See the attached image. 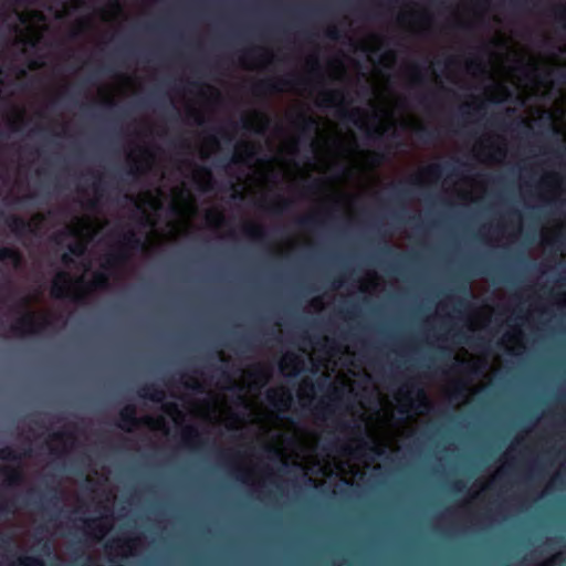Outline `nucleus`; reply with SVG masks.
<instances>
[{
	"label": "nucleus",
	"mask_w": 566,
	"mask_h": 566,
	"mask_svg": "<svg viewBox=\"0 0 566 566\" xmlns=\"http://www.w3.org/2000/svg\"><path fill=\"white\" fill-rule=\"evenodd\" d=\"M67 233L74 242L70 245V254L64 255V263L69 271L73 270V256L80 259V268L75 273L61 272L56 275L52 293L56 297L80 298L91 290L104 286L107 281L108 269L103 265L101 272L91 273L92 264L85 263L83 255L87 243L97 235L96 223L88 219H77L67 228Z\"/></svg>",
	"instance_id": "1"
},
{
	"label": "nucleus",
	"mask_w": 566,
	"mask_h": 566,
	"mask_svg": "<svg viewBox=\"0 0 566 566\" xmlns=\"http://www.w3.org/2000/svg\"><path fill=\"white\" fill-rule=\"evenodd\" d=\"M169 206L171 210H174L176 213H187L192 212L193 206L189 198V195L187 197L184 196V192H180L178 196H174L171 201L169 202Z\"/></svg>",
	"instance_id": "2"
},
{
	"label": "nucleus",
	"mask_w": 566,
	"mask_h": 566,
	"mask_svg": "<svg viewBox=\"0 0 566 566\" xmlns=\"http://www.w3.org/2000/svg\"><path fill=\"white\" fill-rule=\"evenodd\" d=\"M144 205L148 206L149 209L156 211V210L163 209L165 206V202L163 201V199L160 198L159 195H156V196H150Z\"/></svg>",
	"instance_id": "3"
},
{
	"label": "nucleus",
	"mask_w": 566,
	"mask_h": 566,
	"mask_svg": "<svg viewBox=\"0 0 566 566\" xmlns=\"http://www.w3.org/2000/svg\"><path fill=\"white\" fill-rule=\"evenodd\" d=\"M300 465H302L304 469L311 470L313 472H321V471L323 473H327V471L332 472V469H327V468H322V467H319L318 469L307 468V464H303V463H300Z\"/></svg>",
	"instance_id": "4"
},
{
	"label": "nucleus",
	"mask_w": 566,
	"mask_h": 566,
	"mask_svg": "<svg viewBox=\"0 0 566 566\" xmlns=\"http://www.w3.org/2000/svg\"><path fill=\"white\" fill-rule=\"evenodd\" d=\"M171 419L175 423H179V416L178 415H171Z\"/></svg>",
	"instance_id": "5"
},
{
	"label": "nucleus",
	"mask_w": 566,
	"mask_h": 566,
	"mask_svg": "<svg viewBox=\"0 0 566 566\" xmlns=\"http://www.w3.org/2000/svg\"><path fill=\"white\" fill-rule=\"evenodd\" d=\"M28 28H40V25L36 24L35 22H30Z\"/></svg>",
	"instance_id": "6"
},
{
	"label": "nucleus",
	"mask_w": 566,
	"mask_h": 566,
	"mask_svg": "<svg viewBox=\"0 0 566 566\" xmlns=\"http://www.w3.org/2000/svg\"><path fill=\"white\" fill-rule=\"evenodd\" d=\"M28 321L31 323L34 319V314H28L27 315Z\"/></svg>",
	"instance_id": "7"
},
{
	"label": "nucleus",
	"mask_w": 566,
	"mask_h": 566,
	"mask_svg": "<svg viewBox=\"0 0 566 566\" xmlns=\"http://www.w3.org/2000/svg\"><path fill=\"white\" fill-rule=\"evenodd\" d=\"M23 331H24V332H33V331H34V328H33L32 326H30V327H25Z\"/></svg>",
	"instance_id": "8"
}]
</instances>
